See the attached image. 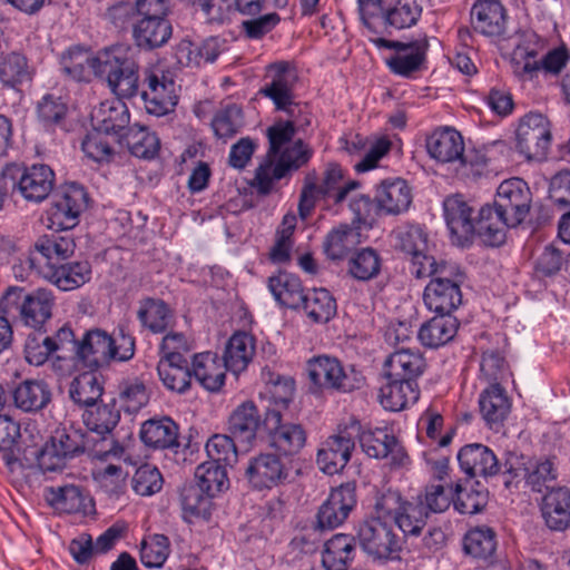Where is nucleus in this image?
I'll return each instance as SVG.
<instances>
[{
	"label": "nucleus",
	"mask_w": 570,
	"mask_h": 570,
	"mask_svg": "<svg viewBox=\"0 0 570 570\" xmlns=\"http://www.w3.org/2000/svg\"><path fill=\"white\" fill-rule=\"evenodd\" d=\"M62 70L76 80L91 73L105 79L115 95L134 97L138 92V65L122 47H112L89 56L81 49L70 50L61 59Z\"/></svg>",
	"instance_id": "nucleus-1"
},
{
	"label": "nucleus",
	"mask_w": 570,
	"mask_h": 570,
	"mask_svg": "<svg viewBox=\"0 0 570 570\" xmlns=\"http://www.w3.org/2000/svg\"><path fill=\"white\" fill-rule=\"evenodd\" d=\"M531 191L520 178L502 181L493 204H485L479 210L478 236L491 247L505 240V229L519 226L528 216L531 206Z\"/></svg>",
	"instance_id": "nucleus-2"
},
{
	"label": "nucleus",
	"mask_w": 570,
	"mask_h": 570,
	"mask_svg": "<svg viewBox=\"0 0 570 570\" xmlns=\"http://www.w3.org/2000/svg\"><path fill=\"white\" fill-rule=\"evenodd\" d=\"M94 445V440L81 429L73 426L56 430L50 442L41 450L35 449L32 455L36 456L38 465L45 472L61 471L67 461L73 459Z\"/></svg>",
	"instance_id": "nucleus-3"
},
{
	"label": "nucleus",
	"mask_w": 570,
	"mask_h": 570,
	"mask_svg": "<svg viewBox=\"0 0 570 570\" xmlns=\"http://www.w3.org/2000/svg\"><path fill=\"white\" fill-rule=\"evenodd\" d=\"M308 377L313 385L348 393L364 384V376L353 366L345 370L342 363L330 356H318L307 365Z\"/></svg>",
	"instance_id": "nucleus-4"
},
{
	"label": "nucleus",
	"mask_w": 570,
	"mask_h": 570,
	"mask_svg": "<svg viewBox=\"0 0 570 570\" xmlns=\"http://www.w3.org/2000/svg\"><path fill=\"white\" fill-rule=\"evenodd\" d=\"M354 538L367 554L376 559L392 558L401 550V540L393 524L380 518L368 517L361 521Z\"/></svg>",
	"instance_id": "nucleus-5"
},
{
	"label": "nucleus",
	"mask_w": 570,
	"mask_h": 570,
	"mask_svg": "<svg viewBox=\"0 0 570 570\" xmlns=\"http://www.w3.org/2000/svg\"><path fill=\"white\" fill-rule=\"evenodd\" d=\"M265 78L268 81L261 88L259 94L269 98L276 110L284 111L288 117L294 118L298 107L293 92L296 80L294 68L287 61L271 63Z\"/></svg>",
	"instance_id": "nucleus-6"
},
{
	"label": "nucleus",
	"mask_w": 570,
	"mask_h": 570,
	"mask_svg": "<svg viewBox=\"0 0 570 570\" xmlns=\"http://www.w3.org/2000/svg\"><path fill=\"white\" fill-rule=\"evenodd\" d=\"M292 466L279 454L259 453L250 458L245 468V479L254 490H266L289 481Z\"/></svg>",
	"instance_id": "nucleus-7"
},
{
	"label": "nucleus",
	"mask_w": 570,
	"mask_h": 570,
	"mask_svg": "<svg viewBox=\"0 0 570 570\" xmlns=\"http://www.w3.org/2000/svg\"><path fill=\"white\" fill-rule=\"evenodd\" d=\"M361 426L353 423L340 430L337 434L328 436L317 451L316 463L326 474L333 475L341 472L351 460L355 448V439Z\"/></svg>",
	"instance_id": "nucleus-8"
},
{
	"label": "nucleus",
	"mask_w": 570,
	"mask_h": 570,
	"mask_svg": "<svg viewBox=\"0 0 570 570\" xmlns=\"http://www.w3.org/2000/svg\"><path fill=\"white\" fill-rule=\"evenodd\" d=\"M503 483L509 488L513 481L524 479L533 491L549 489V482L556 480V470L550 460L532 463L525 456L509 453L504 461Z\"/></svg>",
	"instance_id": "nucleus-9"
},
{
	"label": "nucleus",
	"mask_w": 570,
	"mask_h": 570,
	"mask_svg": "<svg viewBox=\"0 0 570 570\" xmlns=\"http://www.w3.org/2000/svg\"><path fill=\"white\" fill-rule=\"evenodd\" d=\"M551 142L550 124L541 114L525 115L517 130L518 150L527 159H543Z\"/></svg>",
	"instance_id": "nucleus-10"
},
{
	"label": "nucleus",
	"mask_w": 570,
	"mask_h": 570,
	"mask_svg": "<svg viewBox=\"0 0 570 570\" xmlns=\"http://www.w3.org/2000/svg\"><path fill=\"white\" fill-rule=\"evenodd\" d=\"M4 176L12 179L13 187H18L24 199L37 203L48 197L55 181V173L47 165H33L23 169L10 166Z\"/></svg>",
	"instance_id": "nucleus-11"
},
{
	"label": "nucleus",
	"mask_w": 570,
	"mask_h": 570,
	"mask_svg": "<svg viewBox=\"0 0 570 570\" xmlns=\"http://www.w3.org/2000/svg\"><path fill=\"white\" fill-rule=\"evenodd\" d=\"M264 429L271 445L285 455L297 454L306 443L304 428L297 423H283L278 409H266Z\"/></svg>",
	"instance_id": "nucleus-12"
},
{
	"label": "nucleus",
	"mask_w": 570,
	"mask_h": 570,
	"mask_svg": "<svg viewBox=\"0 0 570 570\" xmlns=\"http://www.w3.org/2000/svg\"><path fill=\"white\" fill-rule=\"evenodd\" d=\"M374 42L381 48L395 49L397 53L387 60L390 69L400 76L410 77L420 70L426 60L429 39L426 36L413 41H393L377 38Z\"/></svg>",
	"instance_id": "nucleus-13"
},
{
	"label": "nucleus",
	"mask_w": 570,
	"mask_h": 570,
	"mask_svg": "<svg viewBox=\"0 0 570 570\" xmlns=\"http://www.w3.org/2000/svg\"><path fill=\"white\" fill-rule=\"evenodd\" d=\"M444 217L452 244L464 247L478 235V219L472 218L473 208L462 195H453L443 203Z\"/></svg>",
	"instance_id": "nucleus-14"
},
{
	"label": "nucleus",
	"mask_w": 570,
	"mask_h": 570,
	"mask_svg": "<svg viewBox=\"0 0 570 570\" xmlns=\"http://www.w3.org/2000/svg\"><path fill=\"white\" fill-rule=\"evenodd\" d=\"M117 98L106 100L95 107L90 115V121L94 129L104 131L105 135L115 137L118 144L124 142V135L131 127L130 114L127 105L122 101L124 97L116 95Z\"/></svg>",
	"instance_id": "nucleus-15"
},
{
	"label": "nucleus",
	"mask_w": 570,
	"mask_h": 570,
	"mask_svg": "<svg viewBox=\"0 0 570 570\" xmlns=\"http://www.w3.org/2000/svg\"><path fill=\"white\" fill-rule=\"evenodd\" d=\"M462 472L470 479L489 480L499 474L503 475L504 462L501 463L494 452L482 443H471L462 446L458 453Z\"/></svg>",
	"instance_id": "nucleus-16"
},
{
	"label": "nucleus",
	"mask_w": 570,
	"mask_h": 570,
	"mask_svg": "<svg viewBox=\"0 0 570 570\" xmlns=\"http://www.w3.org/2000/svg\"><path fill=\"white\" fill-rule=\"evenodd\" d=\"M356 505V484L346 482L332 490L317 512L320 529H334L341 525Z\"/></svg>",
	"instance_id": "nucleus-17"
},
{
	"label": "nucleus",
	"mask_w": 570,
	"mask_h": 570,
	"mask_svg": "<svg viewBox=\"0 0 570 570\" xmlns=\"http://www.w3.org/2000/svg\"><path fill=\"white\" fill-rule=\"evenodd\" d=\"M112 336L102 330H90L76 343L78 362L90 371L108 366L112 361Z\"/></svg>",
	"instance_id": "nucleus-18"
},
{
	"label": "nucleus",
	"mask_w": 570,
	"mask_h": 570,
	"mask_svg": "<svg viewBox=\"0 0 570 570\" xmlns=\"http://www.w3.org/2000/svg\"><path fill=\"white\" fill-rule=\"evenodd\" d=\"M356 438H358L363 451L371 458H390L391 463L397 466L409 462V455L404 448L387 429L358 432Z\"/></svg>",
	"instance_id": "nucleus-19"
},
{
	"label": "nucleus",
	"mask_w": 570,
	"mask_h": 570,
	"mask_svg": "<svg viewBox=\"0 0 570 570\" xmlns=\"http://www.w3.org/2000/svg\"><path fill=\"white\" fill-rule=\"evenodd\" d=\"M395 247L409 255V273L417 281L424 279V258H431L425 254L428 248V235L420 226H409L396 233Z\"/></svg>",
	"instance_id": "nucleus-20"
},
{
	"label": "nucleus",
	"mask_w": 570,
	"mask_h": 570,
	"mask_svg": "<svg viewBox=\"0 0 570 570\" xmlns=\"http://www.w3.org/2000/svg\"><path fill=\"white\" fill-rule=\"evenodd\" d=\"M507 10L499 0H479L471 9V23L475 31L499 37L505 32Z\"/></svg>",
	"instance_id": "nucleus-21"
},
{
	"label": "nucleus",
	"mask_w": 570,
	"mask_h": 570,
	"mask_svg": "<svg viewBox=\"0 0 570 570\" xmlns=\"http://www.w3.org/2000/svg\"><path fill=\"white\" fill-rule=\"evenodd\" d=\"M426 149L429 155L440 163L470 161L464 157L463 138L454 128L445 127L434 130L426 138Z\"/></svg>",
	"instance_id": "nucleus-22"
},
{
	"label": "nucleus",
	"mask_w": 570,
	"mask_h": 570,
	"mask_svg": "<svg viewBox=\"0 0 570 570\" xmlns=\"http://www.w3.org/2000/svg\"><path fill=\"white\" fill-rule=\"evenodd\" d=\"M228 432L242 442H252L258 433H265L264 419L253 401L237 405L228 417Z\"/></svg>",
	"instance_id": "nucleus-23"
},
{
	"label": "nucleus",
	"mask_w": 570,
	"mask_h": 570,
	"mask_svg": "<svg viewBox=\"0 0 570 570\" xmlns=\"http://www.w3.org/2000/svg\"><path fill=\"white\" fill-rule=\"evenodd\" d=\"M425 360L419 351L401 348L392 353L384 362L385 377L405 380L417 383V379L424 373Z\"/></svg>",
	"instance_id": "nucleus-24"
},
{
	"label": "nucleus",
	"mask_w": 570,
	"mask_h": 570,
	"mask_svg": "<svg viewBox=\"0 0 570 570\" xmlns=\"http://www.w3.org/2000/svg\"><path fill=\"white\" fill-rule=\"evenodd\" d=\"M147 82L148 89L141 91L146 110L155 116H161L173 110L177 104L174 81L164 76L159 79L157 75L150 73Z\"/></svg>",
	"instance_id": "nucleus-25"
},
{
	"label": "nucleus",
	"mask_w": 570,
	"mask_h": 570,
	"mask_svg": "<svg viewBox=\"0 0 570 570\" xmlns=\"http://www.w3.org/2000/svg\"><path fill=\"white\" fill-rule=\"evenodd\" d=\"M482 419L491 429H498L508 417L511 402L499 383L491 384L479 396Z\"/></svg>",
	"instance_id": "nucleus-26"
},
{
	"label": "nucleus",
	"mask_w": 570,
	"mask_h": 570,
	"mask_svg": "<svg viewBox=\"0 0 570 570\" xmlns=\"http://www.w3.org/2000/svg\"><path fill=\"white\" fill-rule=\"evenodd\" d=\"M171 33V23L166 18H141L132 24L134 41L145 50L164 46L170 39Z\"/></svg>",
	"instance_id": "nucleus-27"
},
{
	"label": "nucleus",
	"mask_w": 570,
	"mask_h": 570,
	"mask_svg": "<svg viewBox=\"0 0 570 570\" xmlns=\"http://www.w3.org/2000/svg\"><path fill=\"white\" fill-rule=\"evenodd\" d=\"M355 554V538L337 533L323 544L322 566L325 570H347Z\"/></svg>",
	"instance_id": "nucleus-28"
},
{
	"label": "nucleus",
	"mask_w": 570,
	"mask_h": 570,
	"mask_svg": "<svg viewBox=\"0 0 570 570\" xmlns=\"http://www.w3.org/2000/svg\"><path fill=\"white\" fill-rule=\"evenodd\" d=\"M458 328L459 322L454 316L435 315L420 326L417 338L424 347L439 348L454 338Z\"/></svg>",
	"instance_id": "nucleus-29"
},
{
	"label": "nucleus",
	"mask_w": 570,
	"mask_h": 570,
	"mask_svg": "<svg viewBox=\"0 0 570 570\" xmlns=\"http://www.w3.org/2000/svg\"><path fill=\"white\" fill-rule=\"evenodd\" d=\"M375 199L379 202L382 213L399 215L410 207L412 194L405 180L397 178L383 180L376 189Z\"/></svg>",
	"instance_id": "nucleus-30"
},
{
	"label": "nucleus",
	"mask_w": 570,
	"mask_h": 570,
	"mask_svg": "<svg viewBox=\"0 0 570 570\" xmlns=\"http://www.w3.org/2000/svg\"><path fill=\"white\" fill-rule=\"evenodd\" d=\"M542 515L551 530H566L570 525V490L551 489L543 498Z\"/></svg>",
	"instance_id": "nucleus-31"
},
{
	"label": "nucleus",
	"mask_w": 570,
	"mask_h": 570,
	"mask_svg": "<svg viewBox=\"0 0 570 570\" xmlns=\"http://www.w3.org/2000/svg\"><path fill=\"white\" fill-rule=\"evenodd\" d=\"M179 428L170 417L146 421L140 430L141 441L154 449L179 448Z\"/></svg>",
	"instance_id": "nucleus-32"
},
{
	"label": "nucleus",
	"mask_w": 570,
	"mask_h": 570,
	"mask_svg": "<svg viewBox=\"0 0 570 570\" xmlns=\"http://www.w3.org/2000/svg\"><path fill=\"white\" fill-rule=\"evenodd\" d=\"M419 397V384L405 380L387 379V383L379 391V401L382 406L394 412L414 404Z\"/></svg>",
	"instance_id": "nucleus-33"
},
{
	"label": "nucleus",
	"mask_w": 570,
	"mask_h": 570,
	"mask_svg": "<svg viewBox=\"0 0 570 570\" xmlns=\"http://www.w3.org/2000/svg\"><path fill=\"white\" fill-rule=\"evenodd\" d=\"M524 59L523 62L517 61L514 58V72L518 76H529L532 78L539 70L551 73H559L569 60L568 51L564 48H556L549 51L541 60H534L535 52L529 51L524 55L520 53Z\"/></svg>",
	"instance_id": "nucleus-34"
},
{
	"label": "nucleus",
	"mask_w": 570,
	"mask_h": 570,
	"mask_svg": "<svg viewBox=\"0 0 570 570\" xmlns=\"http://www.w3.org/2000/svg\"><path fill=\"white\" fill-rule=\"evenodd\" d=\"M193 376L210 392H217L225 382V365L210 352L195 354L191 362Z\"/></svg>",
	"instance_id": "nucleus-35"
},
{
	"label": "nucleus",
	"mask_w": 570,
	"mask_h": 570,
	"mask_svg": "<svg viewBox=\"0 0 570 570\" xmlns=\"http://www.w3.org/2000/svg\"><path fill=\"white\" fill-rule=\"evenodd\" d=\"M82 420L86 428L100 436L102 441L111 434L114 429L120 421V411L116 406V402L111 400L109 403H96L82 413Z\"/></svg>",
	"instance_id": "nucleus-36"
},
{
	"label": "nucleus",
	"mask_w": 570,
	"mask_h": 570,
	"mask_svg": "<svg viewBox=\"0 0 570 570\" xmlns=\"http://www.w3.org/2000/svg\"><path fill=\"white\" fill-rule=\"evenodd\" d=\"M51 391L45 381L27 380L12 392L14 405L24 412H37L51 402Z\"/></svg>",
	"instance_id": "nucleus-37"
},
{
	"label": "nucleus",
	"mask_w": 570,
	"mask_h": 570,
	"mask_svg": "<svg viewBox=\"0 0 570 570\" xmlns=\"http://www.w3.org/2000/svg\"><path fill=\"white\" fill-rule=\"evenodd\" d=\"M255 353L254 337L245 332L235 333L227 342L224 365L227 371L238 374L246 370Z\"/></svg>",
	"instance_id": "nucleus-38"
},
{
	"label": "nucleus",
	"mask_w": 570,
	"mask_h": 570,
	"mask_svg": "<svg viewBox=\"0 0 570 570\" xmlns=\"http://www.w3.org/2000/svg\"><path fill=\"white\" fill-rule=\"evenodd\" d=\"M157 372L163 384L170 391L185 393L190 387L193 371L185 356L160 360Z\"/></svg>",
	"instance_id": "nucleus-39"
},
{
	"label": "nucleus",
	"mask_w": 570,
	"mask_h": 570,
	"mask_svg": "<svg viewBox=\"0 0 570 570\" xmlns=\"http://www.w3.org/2000/svg\"><path fill=\"white\" fill-rule=\"evenodd\" d=\"M45 498L56 510L63 513H87L89 500L77 485L50 487Z\"/></svg>",
	"instance_id": "nucleus-40"
},
{
	"label": "nucleus",
	"mask_w": 570,
	"mask_h": 570,
	"mask_svg": "<svg viewBox=\"0 0 570 570\" xmlns=\"http://www.w3.org/2000/svg\"><path fill=\"white\" fill-rule=\"evenodd\" d=\"M422 0H390L385 3L383 21L395 29L411 28L422 14Z\"/></svg>",
	"instance_id": "nucleus-41"
},
{
	"label": "nucleus",
	"mask_w": 570,
	"mask_h": 570,
	"mask_svg": "<svg viewBox=\"0 0 570 570\" xmlns=\"http://www.w3.org/2000/svg\"><path fill=\"white\" fill-rule=\"evenodd\" d=\"M213 497L204 492L199 487L189 484L183 488L180 493V503L183 518L193 523L196 520H209L212 515Z\"/></svg>",
	"instance_id": "nucleus-42"
},
{
	"label": "nucleus",
	"mask_w": 570,
	"mask_h": 570,
	"mask_svg": "<svg viewBox=\"0 0 570 570\" xmlns=\"http://www.w3.org/2000/svg\"><path fill=\"white\" fill-rule=\"evenodd\" d=\"M102 393L104 387L96 371L79 374L69 387L70 399L85 410L101 401Z\"/></svg>",
	"instance_id": "nucleus-43"
},
{
	"label": "nucleus",
	"mask_w": 570,
	"mask_h": 570,
	"mask_svg": "<svg viewBox=\"0 0 570 570\" xmlns=\"http://www.w3.org/2000/svg\"><path fill=\"white\" fill-rule=\"evenodd\" d=\"M302 308L316 323H326L336 314V302L326 287H306Z\"/></svg>",
	"instance_id": "nucleus-44"
},
{
	"label": "nucleus",
	"mask_w": 570,
	"mask_h": 570,
	"mask_svg": "<svg viewBox=\"0 0 570 570\" xmlns=\"http://www.w3.org/2000/svg\"><path fill=\"white\" fill-rule=\"evenodd\" d=\"M52 295L45 288H39L35 295H27L20 313L24 323L33 328H41L51 317Z\"/></svg>",
	"instance_id": "nucleus-45"
},
{
	"label": "nucleus",
	"mask_w": 570,
	"mask_h": 570,
	"mask_svg": "<svg viewBox=\"0 0 570 570\" xmlns=\"http://www.w3.org/2000/svg\"><path fill=\"white\" fill-rule=\"evenodd\" d=\"M124 142L134 156L144 159L154 158L160 147V140L157 135L137 124L131 126L124 135Z\"/></svg>",
	"instance_id": "nucleus-46"
},
{
	"label": "nucleus",
	"mask_w": 570,
	"mask_h": 570,
	"mask_svg": "<svg viewBox=\"0 0 570 570\" xmlns=\"http://www.w3.org/2000/svg\"><path fill=\"white\" fill-rule=\"evenodd\" d=\"M360 233L348 226L341 225L327 234L323 249L325 255L333 261L343 259L358 243Z\"/></svg>",
	"instance_id": "nucleus-47"
},
{
	"label": "nucleus",
	"mask_w": 570,
	"mask_h": 570,
	"mask_svg": "<svg viewBox=\"0 0 570 570\" xmlns=\"http://www.w3.org/2000/svg\"><path fill=\"white\" fill-rule=\"evenodd\" d=\"M495 549V532L489 527H476L464 535L463 550L474 559L488 560Z\"/></svg>",
	"instance_id": "nucleus-48"
},
{
	"label": "nucleus",
	"mask_w": 570,
	"mask_h": 570,
	"mask_svg": "<svg viewBox=\"0 0 570 570\" xmlns=\"http://www.w3.org/2000/svg\"><path fill=\"white\" fill-rule=\"evenodd\" d=\"M32 78L31 69L27 58L20 52H9L0 60V81L14 88L18 85L30 81Z\"/></svg>",
	"instance_id": "nucleus-49"
},
{
	"label": "nucleus",
	"mask_w": 570,
	"mask_h": 570,
	"mask_svg": "<svg viewBox=\"0 0 570 570\" xmlns=\"http://www.w3.org/2000/svg\"><path fill=\"white\" fill-rule=\"evenodd\" d=\"M461 287H424L423 299L436 315H452L462 304Z\"/></svg>",
	"instance_id": "nucleus-50"
},
{
	"label": "nucleus",
	"mask_w": 570,
	"mask_h": 570,
	"mask_svg": "<svg viewBox=\"0 0 570 570\" xmlns=\"http://www.w3.org/2000/svg\"><path fill=\"white\" fill-rule=\"evenodd\" d=\"M197 482L194 484L199 487L204 492L208 493L213 498L227 490L229 487V480L226 470L220 464L215 462H204L197 466L195 472Z\"/></svg>",
	"instance_id": "nucleus-51"
},
{
	"label": "nucleus",
	"mask_w": 570,
	"mask_h": 570,
	"mask_svg": "<svg viewBox=\"0 0 570 570\" xmlns=\"http://www.w3.org/2000/svg\"><path fill=\"white\" fill-rule=\"evenodd\" d=\"M429 514L421 501L415 498L411 501H405L399 515L395 517V522L404 535H419L423 528L426 525Z\"/></svg>",
	"instance_id": "nucleus-52"
},
{
	"label": "nucleus",
	"mask_w": 570,
	"mask_h": 570,
	"mask_svg": "<svg viewBox=\"0 0 570 570\" xmlns=\"http://www.w3.org/2000/svg\"><path fill=\"white\" fill-rule=\"evenodd\" d=\"M170 311L163 301L146 298L141 301L138 309V318L141 324L154 333L166 331L170 320Z\"/></svg>",
	"instance_id": "nucleus-53"
},
{
	"label": "nucleus",
	"mask_w": 570,
	"mask_h": 570,
	"mask_svg": "<svg viewBox=\"0 0 570 570\" xmlns=\"http://www.w3.org/2000/svg\"><path fill=\"white\" fill-rule=\"evenodd\" d=\"M424 278L430 277L428 285H461L468 281L465 272L456 264H436L433 257L424 258Z\"/></svg>",
	"instance_id": "nucleus-54"
},
{
	"label": "nucleus",
	"mask_w": 570,
	"mask_h": 570,
	"mask_svg": "<svg viewBox=\"0 0 570 570\" xmlns=\"http://www.w3.org/2000/svg\"><path fill=\"white\" fill-rule=\"evenodd\" d=\"M489 492L485 489L463 487L460 482L454 485V509L462 514L480 513L488 504Z\"/></svg>",
	"instance_id": "nucleus-55"
},
{
	"label": "nucleus",
	"mask_w": 570,
	"mask_h": 570,
	"mask_svg": "<svg viewBox=\"0 0 570 570\" xmlns=\"http://www.w3.org/2000/svg\"><path fill=\"white\" fill-rule=\"evenodd\" d=\"M343 179V171L337 165H330L325 171L323 183L316 186L315 190L325 197L333 198L335 204L342 203L351 190L358 188L360 183L352 180L345 184L343 187L340 186Z\"/></svg>",
	"instance_id": "nucleus-56"
},
{
	"label": "nucleus",
	"mask_w": 570,
	"mask_h": 570,
	"mask_svg": "<svg viewBox=\"0 0 570 570\" xmlns=\"http://www.w3.org/2000/svg\"><path fill=\"white\" fill-rule=\"evenodd\" d=\"M169 552V539L164 534L149 535L140 543V561L147 568H160L167 560Z\"/></svg>",
	"instance_id": "nucleus-57"
},
{
	"label": "nucleus",
	"mask_w": 570,
	"mask_h": 570,
	"mask_svg": "<svg viewBox=\"0 0 570 570\" xmlns=\"http://www.w3.org/2000/svg\"><path fill=\"white\" fill-rule=\"evenodd\" d=\"M234 436L227 434H214L206 443V452L210 458L209 462L223 463L225 466H233L238 461V451Z\"/></svg>",
	"instance_id": "nucleus-58"
},
{
	"label": "nucleus",
	"mask_w": 570,
	"mask_h": 570,
	"mask_svg": "<svg viewBox=\"0 0 570 570\" xmlns=\"http://www.w3.org/2000/svg\"><path fill=\"white\" fill-rule=\"evenodd\" d=\"M91 267L88 262H77L60 266H50L45 278L53 284L65 281L75 285H85L90 282Z\"/></svg>",
	"instance_id": "nucleus-59"
},
{
	"label": "nucleus",
	"mask_w": 570,
	"mask_h": 570,
	"mask_svg": "<svg viewBox=\"0 0 570 570\" xmlns=\"http://www.w3.org/2000/svg\"><path fill=\"white\" fill-rule=\"evenodd\" d=\"M244 117L242 109L236 105H229L217 111L212 120V128L218 138H230L243 127Z\"/></svg>",
	"instance_id": "nucleus-60"
},
{
	"label": "nucleus",
	"mask_w": 570,
	"mask_h": 570,
	"mask_svg": "<svg viewBox=\"0 0 570 570\" xmlns=\"http://www.w3.org/2000/svg\"><path fill=\"white\" fill-rule=\"evenodd\" d=\"M291 170L295 169L292 168L289 163L281 154L279 159L275 165H273V161L269 160L267 164L261 165L256 169L254 185L256 186L259 194L267 195L272 189L273 180L282 179Z\"/></svg>",
	"instance_id": "nucleus-61"
},
{
	"label": "nucleus",
	"mask_w": 570,
	"mask_h": 570,
	"mask_svg": "<svg viewBox=\"0 0 570 570\" xmlns=\"http://www.w3.org/2000/svg\"><path fill=\"white\" fill-rule=\"evenodd\" d=\"M35 247L38 252H40L45 257L49 259L52 258L53 256L66 259L70 255H72L76 244L73 238L68 234H52L50 236H41L36 242Z\"/></svg>",
	"instance_id": "nucleus-62"
},
{
	"label": "nucleus",
	"mask_w": 570,
	"mask_h": 570,
	"mask_svg": "<svg viewBox=\"0 0 570 570\" xmlns=\"http://www.w3.org/2000/svg\"><path fill=\"white\" fill-rule=\"evenodd\" d=\"M380 257L372 248H364L350 262V273L357 281H368L380 272Z\"/></svg>",
	"instance_id": "nucleus-63"
},
{
	"label": "nucleus",
	"mask_w": 570,
	"mask_h": 570,
	"mask_svg": "<svg viewBox=\"0 0 570 570\" xmlns=\"http://www.w3.org/2000/svg\"><path fill=\"white\" fill-rule=\"evenodd\" d=\"M67 104L61 97L48 94L37 105L38 119L45 127L59 125L67 115Z\"/></svg>",
	"instance_id": "nucleus-64"
}]
</instances>
